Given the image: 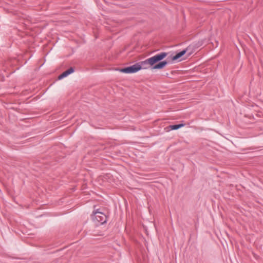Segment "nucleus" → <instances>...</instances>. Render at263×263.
I'll use <instances>...</instances> for the list:
<instances>
[{"instance_id": "nucleus-6", "label": "nucleus", "mask_w": 263, "mask_h": 263, "mask_svg": "<svg viewBox=\"0 0 263 263\" xmlns=\"http://www.w3.org/2000/svg\"><path fill=\"white\" fill-rule=\"evenodd\" d=\"M184 126V124H183L170 125L169 126L165 127V130L166 132H168L170 130H176V129H179L181 127H182Z\"/></svg>"}, {"instance_id": "nucleus-4", "label": "nucleus", "mask_w": 263, "mask_h": 263, "mask_svg": "<svg viewBox=\"0 0 263 263\" xmlns=\"http://www.w3.org/2000/svg\"><path fill=\"white\" fill-rule=\"evenodd\" d=\"M141 69V65H140L139 64L136 63L131 66L122 68L119 69V71L121 72L126 73H133L137 72Z\"/></svg>"}, {"instance_id": "nucleus-2", "label": "nucleus", "mask_w": 263, "mask_h": 263, "mask_svg": "<svg viewBox=\"0 0 263 263\" xmlns=\"http://www.w3.org/2000/svg\"><path fill=\"white\" fill-rule=\"evenodd\" d=\"M189 51V48L188 47L173 56L172 58V61H180L188 58L192 54V52Z\"/></svg>"}, {"instance_id": "nucleus-7", "label": "nucleus", "mask_w": 263, "mask_h": 263, "mask_svg": "<svg viewBox=\"0 0 263 263\" xmlns=\"http://www.w3.org/2000/svg\"><path fill=\"white\" fill-rule=\"evenodd\" d=\"M74 70L72 68H70L68 70L64 71L63 73H62L61 75L59 76V79H62L67 76H68L69 74L72 73L73 72Z\"/></svg>"}, {"instance_id": "nucleus-1", "label": "nucleus", "mask_w": 263, "mask_h": 263, "mask_svg": "<svg viewBox=\"0 0 263 263\" xmlns=\"http://www.w3.org/2000/svg\"><path fill=\"white\" fill-rule=\"evenodd\" d=\"M167 55V53L166 52H161L138 64L141 65V69H147L151 67L152 70L161 69L163 68L167 64V62L166 61H161L164 59Z\"/></svg>"}, {"instance_id": "nucleus-3", "label": "nucleus", "mask_w": 263, "mask_h": 263, "mask_svg": "<svg viewBox=\"0 0 263 263\" xmlns=\"http://www.w3.org/2000/svg\"><path fill=\"white\" fill-rule=\"evenodd\" d=\"M141 69V65H140L139 64L136 63L131 66L122 68L119 69V71L121 72L126 73H133L137 72Z\"/></svg>"}, {"instance_id": "nucleus-5", "label": "nucleus", "mask_w": 263, "mask_h": 263, "mask_svg": "<svg viewBox=\"0 0 263 263\" xmlns=\"http://www.w3.org/2000/svg\"><path fill=\"white\" fill-rule=\"evenodd\" d=\"M93 218L101 224L105 223L106 221V215L102 212L96 211L94 213Z\"/></svg>"}]
</instances>
